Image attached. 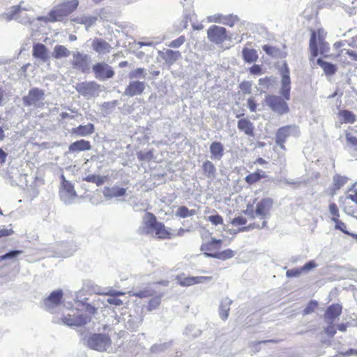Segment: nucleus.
<instances>
[{
	"label": "nucleus",
	"mask_w": 357,
	"mask_h": 357,
	"mask_svg": "<svg viewBox=\"0 0 357 357\" xmlns=\"http://www.w3.org/2000/svg\"><path fill=\"white\" fill-rule=\"evenodd\" d=\"M126 190L123 188H119L117 186L107 187L105 188L103 193L107 198H113L122 197L126 195Z\"/></svg>",
	"instance_id": "25"
},
{
	"label": "nucleus",
	"mask_w": 357,
	"mask_h": 357,
	"mask_svg": "<svg viewBox=\"0 0 357 357\" xmlns=\"http://www.w3.org/2000/svg\"><path fill=\"white\" fill-rule=\"evenodd\" d=\"M13 233V231L11 229L3 228L0 229V237L8 236L11 235Z\"/></svg>",
	"instance_id": "62"
},
{
	"label": "nucleus",
	"mask_w": 357,
	"mask_h": 357,
	"mask_svg": "<svg viewBox=\"0 0 357 357\" xmlns=\"http://www.w3.org/2000/svg\"><path fill=\"white\" fill-rule=\"evenodd\" d=\"M342 356H349L352 355L357 356V349H349L344 352H342L340 354Z\"/></svg>",
	"instance_id": "61"
},
{
	"label": "nucleus",
	"mask_w": 357,
	"mask_h": 357,
	"mask_svg": "<svg viewBox=\"0 0 357 357\" xmlns=\"http://www.w3.org/2000/svg\"><path fill=\"white\" fill-rule=\"evenodd\" d=\"M273 200L270 197H266L261 199L257 204L255 208V211L248 212V210H246V213L250 216L252 219L255 218V215L259 217V218L262 220L261 224L253 223L250 225V227L252 228H257L261 229L266 226V218L269 214V212L273 207Z\"/></svg>",
	"instance_id": "5"
},
{
	"label": "nucleus",
	"mask_w": 357,
	"mask_h": 357,
	"mask_svg": "<svg viewBox=\"0 0 357 357\" xmlns=\"http://www.w3.org/2000/svg\"><path fill=\"white\" fill-rule=\"evenodd\" d=\"M346 54L349 55L353 60L357 61V52H354L351 50H347Z\"/></svg>",
	"instance_id": "64"
},
{
	"label": "nucleus",
	"mask_w": 357,
	"mask_h": 357,
	"mask_svg": "<svg viewBox=\"0 0 357 357\" xmlns=\"http://www.w3.org/2000/svg\"><path fill=\"white\" fill-rule=\"evenodd\" d=\"M329 212L332 215V220L334 221L340 218V213L337 206L335 203L329 204Z\"/></svg>",
	"instance_id": "48"
},
{
	"label": "nucleus",
	"mask_w": 357,
	"mask_h": 357,
	"mask_svg": "<svg viewBox=\"0 0 357 357\" xmlns=\"http://www.w3.org/2000/svg\"><path fill=\"white\" fill-rule=\"evenodd\" d=\"M111 339L109 335L100 333H93L87 340L88 346L98 351H105L111 345Z\"/></svg>",
	"instance_id": "8"
},
{
	"label": "nucleus",
	"mask_w": 357,
	"mask_h": 357,
	"mask_svg": "<svg viewBox=\"0 0 357 357\" xmlns=\"http://www.w3.org/2000/svg\"><path fill=\"white\" fill-rule=\"evenodd\" d=\"M347 181V178L344 176L337 175L334 177V185L339 189L343 186Z\"/></svg>",
	"instance_id": "49"
},
{
	"label": "nucleus",
	"mask_w": 357,
	"mask_h": 357,
	"mask_svg": "<svg viewBox=\"0 0 357 357\" xmlns=\"http://www.w3.org/2000/svg\"><path fill=\"white\" fill-rule=\"evenodd\" d=\"M248 107L252 112L257 111V104L253 97H250L248 99Z\"/></svg>",
	"instance_id": "57"
},
{
	"label": "nucleus",
	"mask_w": 357,
	"mask_h": 357,
	"mask_svg": "<svg viewBox=\"0 0 357 357\" xmlns=\"http://www.w3.org/2000/svg\"><path fill=\"white\" fill-rule=\"evenodd\" d=\"M144 221V230L146 234L155 232V237L159 239H170L172 234L162 222H158L155 215L148 212Z\"/></svg>",
	"instance_id": "4"
},
{
	"label": "nucleus",
	"mask_w": 357,
	"mask_h": 357,
	"mask_svg": "<svg viewBox=\"0 0 357 357\" xmlns=\"http://www.w3.org/2000/svg\"><path fill=\"white\" fill-rule=\"evenodd\" d=\"M224 15L218 13L208 17V21L215 23H223Z\"/></svg>",
	"instance_id": "54"
},
{
	"label": "nucleus",
	"mask_w": 357,
	"mask_h": 357,
	"mask_svg": "<svg viewBox=\"0 0 357 357\" xmlns=\"http://www.w3.org/2000/svg\"><path fill=\"white\" fill-rule=\"evenodd\" d=\"M242 56L248 63H255L258 59V54L255 49L244 47L242 50Z\"/></svg>",
	"instance_id": "28"
},
{
	"label": "nucleus",
	"mask_w": 357,
	"mask_h": 357,
	"mask_svg": "<svg viewBox=\"0 0 357 357\" xmlns=\"http://www.w3.org/2000/svg\"><path fill=\"white\" fill-rule=\"evenodd\" d=\"M222 241L212 238L211 241L203 242L200 246V250L205 256L225 261L232 258L235 252L231 249L221 250Z\"/></svg>",
	"instance_id": "2"
},
{
	"label": "nucleus",
	"mask_w": 357,
	"mask_h": 357,
	"mask_svg": "<svg viewBox=\"0 0 357 357\" xmlns=\"http://www.w3.org/2000/svg\"><path fill=\"white\" fill-rule=\"evenodd\" d=\"M326 32L324 29L319 28L314 31V56L319 54L325 56H327L330 47L328 43L326 41Z\"/></svg>",
	"instance_id": "7"
},
{
	"label": "nucleus",
	"mask_w": 357,
	"mask_h": 357,
	"mask_svg": "<svg viewBox=\"0 0 357 357\" xmlns=\"http://www.w3.org/2000/svg\"><path fill=\"white\" fill-rule=\"evenodd\" d=\"M291 126H287L280 128L276 132V143L282 149L284 148L285 143L288 137L291 134Z\"/></svg>",
	"instance_id": "23"
},
{
	"label": "nucleus",
	"mask_w": 357,
	"mask_h": 357,
	"mask_svg": "<svg viewBox=\"0 0 357 357\" xmlns=\"http://www.w3.org/2000/svg\"><path fill=\"white\" fill-rule=\"evenodd\" d=\"M263 50L270 56H277L280 54V50L278 47L271 46L269 45H264L262 46Z\"/></svg>",
	"instance_id": "43"
},
{
	"label": "nucleus",
	"mask_w": 357,
	"mask_h": 357,
	"mask_svg": "<svg viewBox=\"0 0 357 357\" xmlns=\"http://www.w3.org/2000/svg\"><path fill=\"white\" fill-rule=\"evenodd\" d=\"M61 189L70 197H75L76 192L74 185L68 180L66 179L63 175L61 176Z\"/></svg>",
	"instance_id": "30"
},
{
	"label": "nucleus",
	"mask_w": 357,
	"mask_h": 357,
	"mask_svg": "<svg viewBox=\"0 0 357 357\" xmlns=\"http://www.w3.org/2000/svg\"><path fill=\"white\" fill-rule=\"evenodd\" d=\"M286 100L280 96L275 95H268L266 96L265 101L267 105L275 112L279 114H284L289 112V107Z\"/></svg>",
	"instance_id": "10"
},
{
	"label": "nucleus",
	"mask_w": 357,
	"mask_h": 357,
	"mask_svg": "<svg viewBox=\"0 0 357 357\" xmlns=\"http://www.w3.org/2000/svg\"><path fill=\"white\" fill-rule=\"evenodd\" d=\"M78 6L79 0H70L63 2L51 10L47 16L39 17L38 20L46 23L49 22H54L61 21L74 12L77 8Z\"/></svg>",
	"instance_id": "3"
},
{
	"label": "nucleus",
	"mask_w": 357,
	"mask_h": 357,
	"mask_svg": "<svg viewBox=\"0 0 357 357\" xmlns=\"http://www.w3.org/2000/svg\"><path fill=\"white\" fill-rule=\"evenodd\" d=\"M207 37L210 42L215 45H221L230 39L227 29L223 26L212 25L207 29Z\"/></svg>",
	"instance_id": "9"
},
{
	"label": "nucleus",
	"mask_w": 357,
	"mask_h": 357,
	"mask_svg": "<svg viewBox=\"0 0 357 357\" xmlns=\"http://www.w3.org/2000/svg\"><path fill=\"white\" fill-rule=\"evenodd\" d=\"M92 47L94 51L98 53H109L112 49L111 45L101 38H95L92 42Z\"/></svg>",
	"instance_id": "24"
},
{
	"label": "nucleus",
	"mask_w": 357,
	"mask_h": 357,
	"mask_svg": "<svg viewBox=\"0 0 357 357\" xmlns=\"http://www.w3.org/2000/svg\"><path fill=\"white\" fill-rule=\"evenodd\" d=\"M312 268V261H310L305 266H303L301 268H292V269L288 270L286 273V275L289 278L298 277L303 272H304L305 271H309Z\"/></svg>",
	"instance_id": "33"
},
{
	"label": "nucleus",
	"mask_w": 357,
	"mask_h": 357,
	"mask_svg": "<svg viewBox=\"0 0 357 357\" xmlns=\"http://www.w3.org/2000/svg\"><path fill=\"white\" fill-rule=\"evenodd\" d=\"M95 131V127L93 123H88L86 125H80L71 130V133L77 136L85 137L93 134Z\"/></svg>",
	"instance_id": "21"
},
{
	"label": "nucleus",
	"mask_w": 357,
	"mask_h": 357,
	"mask_svg": "<svg viewBox=\"0 0 357 357\" xmlns=\"http://www.w3.org/2000/svg\"><path fill=\"white\" fill-rule=\"evenodd\" d=\"M96 312L94 306L79 302L76 308L71 309L70 313L63 316L62 321L69 326H82L89 323Z\"/></svg>",
	"instance_id": "1"
},
{
	"label": "nucleus",
	"mask_w": 357,
	"mask_h": 357,
	"mask_svg": "<svg viewBox=\"0 0 357 357\" xmlns=\"http://www.w3.org/2000/svg\"><path fill=\"white\" fill-rule=\"evenodd\" d=\"M70 55L69 50L62 45H57L54 47L52 56L56 59L68 57Z\"/></svg>",
	"instance_id": "32"
},
{
	"label": "nucleus",
	"mask_w": 357,
	"mask_h": 357,
	"mask_svg": "<svg viewBox=\"0 0 357 357\" xmlns=\"http://www.w3.org/2000/svg\"><path fill=\"white\" fill-rule=\"evenodd\" d=\"M335 223V229H339L341 231H342L344 234H347L349 236H356V235H354V234H351L349 233L347 230V226L346 225L342 222L341 220H340V219H337L333 221Z\"/></svg>",
	"instance_id": "46"
},
{
	"label": "nucleus",
	"mask_w": 357,
	"mask_h": 357,
	"mask_svg": "<svg viewBox=\"0 0 357 357\" xmlns=\"http://www.w3.org/2000/svg\"><path fill=\"white\" fill-rule=\"evenodd\" d=\"M238 21L239 18L237 15L230 14L228 15H224L222 24L229 26H233Z\"/></svg>",
	"instance_id": "44"
},
{
	"label": "nucleus",
	"mask_w": 357,
	"mask_h": 357,
	"mask_svg": "<svg viewBox=\"0 0 357 357\" xmlns=\"http://www.w3.org/2000/svg\"><path fill=\"white\" fill-rule=\"evenodd\" d=\"M208 220L211 222L212 225L215 226L218 225H222L224 222L222 217L219 214L210 215L208 218Z\"/></svg>",
	"instance_id": "51"
},
{
	"label": "nucleus",
	"mask_w": 357,
	"mask_h": 357,
	"mask_svg": "<svg viewBox=\"0 0 357 357\" xmlns=\"http://www.w3.org/2000/svg\"><path fill=\"white\" fill-rule=\"evenodd\" d=\"M84 181L95 183L98 186H100L105 182V177L97 174H89L84 178Z\"/></svg>",
	"instance_id": "39"
},
{
	"label": "nucleus",
	"mask_w": 357,
	"mask_h": 357,
	"mask_svg": "<svg viewBox=\"0 0 357 357\" xmlns=\"http://www.w3.org/2000/svg\"><path fill=\"white\" fill-rule=\"evenodd\" d=\"M238 129L248 137H254L255 128L248 118L240 119L237 122Z\"/></svg>",
	"instance_id": "19"
},
{
	"label": "nucleus",
	"mask_w": 357,
	"mask_h": 357,
	"mask_svg": "<svg viewBox=\"0 0 357 357\" xmlns=\"http://www.w3.org/2000/svg\"><path fill=\"white\" fill-rule=\"evenodd\" d=\"M146 75V70L143 68H138L129 73L130 79L144 77Z\"/></svg>",
	"instance_id": "47"
},
{
	"label": "nucleus",
	"mask_w": 357,
	"mask_h": 357,
	"mask_svg": "<svg viewBox=\"0 0 357 357\" xmlns=\"http://www.w3.org/2000/svg\"><path fill=\"white\" fill-rule=\"evenodd\" d=\"M317 63L322 68L324 73L328 75H332L336 72L335 66L331 63L326 62L321 59H318Z\"/></svg>",
	"instance_id": "37"
},
{
	"label": "nucleus",
	"mask_w": 357,
	"mask_h": 357,
	"mask_svg": "<svg viewBox=\"0 0 357 357\" xmlns=\"http://www.w3.org/2000/svg\"><path fill=\"white\" fill-rule=\"evenodd\" d=\"M22 252L20 250H15V251H10L6 255H3L2 256H0V260H4L8 258L15 257L19 254H20Z\"/></svg>",
	"instance_id": "58"
},
{
	"label": "nucleus",
	"mask_w": 357,
	"mask_h": 357,
	"mask_svg": "<svg viewBox=\"0 0 357 357\" xmlns=\"http://www.w3.org/2000/svg\"><path fill=\"white\" fill-rule=\"evenodd\" d=\"M248 70L253 75H261L264 73L261 66L259 64H254L248 68Z\"/></svg>",
	"instance_id": "50"
},
{
	"label": "nucleus",
	"mask_w": 357,
	"mask_h": 357,
	"mask_svg": "<svg viewBox=\"0 0 357 357\" xmlns=\"http://www.w3.org/2000/svg\"><path fill=\"white\" fill-rule=\"evenodd\" d=\"M347 197L352 202L357 204V190H354L352 193L349 194Z\"/></svg>",
	"instance_id": "63"
},
{
	"label": "nucleus",
	"mask_w": 357,
	"mask_h": 357,
	"mask_svg": "<svg viewBox=\"0 0 357 357\" xmlns=\"http://www.w3.org/2000/svg\"><path fill=\"white\" fill-rule=\"evenodd\" d=\"M162 295L153 296L148 302L146 310L149 312L157 309L161 303Z\"/></svg>",
	"instance_id": "38"
},
{
	"label": "nucleus",
	"mask_w": 357,
	"mask_h": 357,
	"mask_svg": "<svg viewBox=\"0 0 357 357\" xmlns=\"http://www.w3.org/2000/svg\"><path fill=\"white\" fill-rule=\"evenodd\" d=\"M98 85L95 82H82L77 83L75 86V90L84 96L91 95L98 88Z\"/></svg>",
	"instance_id": "17"
},
{
	"label": "nucleus",
	"mask_w": 357,
	"mask_h": 357,
	"mask_svg": "<svg viewBox=\"0 0 357 357\" xmlns=\"http://www.w3.org/2000/svg\"><path fill=\"white\" fill-rule=\"evenodd\" d=\"M63 294L61 289L53 291L50 294L44 299L43 303L45 307L48 311H52L62 303Z\"/></svg>",
	"instance_id": "14"
},
{
	"label": "nucleus",
	"mask_w": 357,
	"mask_h": 357,
	"mask_svg": "<svg viewBox=\"0 0 357 357\" xmlns=\"http://www.w3.org/2000/svg\"><path fill=\"white\" fill-rule=\"evenodd\" d=\"M280 71L282 75L280 93L286 100H289L291 91L290 71L286 63L283 64Z\"/></svg>",
	"instance_id": "12"
},
{
	"label": "nucleus",
	"mask_w": 357,
	"mask_h": 357,
	"mask_svg": "<svg viewBox=\"0 0 357 357\" xmlns=\"http://www.w3.org/2000/svg\"><path fill=\"white\" fill-rule=\"evenodd\" d=\"M202 171L204 176L207 178H213L216 174V168L213 163L210 160H206L203 162Z\"/></svg>",
	"instance_id": "31"
},
{
	"label": "nucleus",
	"mask_w": 357,
	"mask_h": 357,
	"mask_svg": "<svg viewBox=\"0 0 357 357\" xmlns=\"http://www.w3.org/2000/svg\"><path fill=\"white\" fill-rule=\"evenodd\" d=\"M136 297L142 298H147L152 296V294H151L150 291L149 290H144V291H139L134 294Z\"/></svg>",
	"instance_id": "60"
},
{
	"label": "nucleus",
	"mask_w": 357,
	"mask_h": 357,
	"mask_svg": "<svg viewBox=\"0 0 357 357\" xmlns=\"http://www.w3.org/2000/svg\"><path fill=\"white\" fill-rule=\"evenodd\" d=\"M274 82V79L271 77H265L259 79V86L261 91L268 90Z\"/></svg>",
	"instance_id": "42"
},
{
	"label": "nucleus",
	"mask_w": 357,
	"mask_h": 357,
	"mask_svg": "<svg viewBox=\"0 0 357 357\" xmlns=\"http://www.w3.org/2000/svg\"><path fill=\"white\" fill-rule=\"evenodd\" d=\"M346 139L349 144L357 148V137L350 133L346 135Z\"/></svg>",
	"instance_id": "59"
},
{
	"label": "nucleus",
	"mask_w": 357,
	"mask_h": 357,
	"mask_svg": "<svg viewBox=\"0 0 357 357\" xmlns=\"http://www.w3.org/2000/svg\"><path fill=\"white\" fill-rule=\"evenodd\" d=\"M210 152L211 157L220 160L224 155V146L220 142H213L210 145Z\"/></svg>",
	"instance_id": "27"
},
{
	"label": "nucleus",
	"mask_w": 357,
	"mask_h": 357,
	"mask_svg": "<svg viewBox=\"0 0 357 357\" xmlns=\"http://www.w3.org/2000/svg\"><path fill=\"white\" fill-rule=\"evenodd\" d=\"M45 94L44 90L34 87L31 89L27 95L23 96L22 101L26 107H33L34 108H43L45 105Z\"/></svg>",
	"instance_id": "6"
},
{
	"label": "nucleus",
	"mask_w": 357,
	"mask_h": 357,
	"mask_svg": "<svg viewBox=\"0 0 357 357\" xmlns=\"http://www.w3.org/2000/svg\"><path fill=\"white\" fill-rule=\"evenodd\" d=\"M181 56V54L179 51H174L172 50H166L165 52L164 59L165 60L172 64L175 61H176Z\"/></svg>",
	"instance_id": "35"
},
{
	"label": "nucleus",
	"mask_w": 357,
	"mask_h": 357,
	"mask_svg": "<svg viewBox=\"0 0 357 357\" xmlns=\"http://www.w3.org/2000/svg\"><path fill=\"white\" fill-rule=\"evenodd\" d=\"M246 218L243 216L236 217L231 220V224L234 226L244 225L246 224Z\"/></svg>",
	"instance_id": "56"
},
{
	"label": "nucleus",
	"mask_w": 357,
	"mask_h": 357,
	"mask_svg": "<svg viewBox=\"0 0 357 357\" xmlns=\"http://www.w3.org/2000/svg\"><path fill=\"white\" fill-rule=\"evenodd\" d=\"M145 83L140 81H132L126 87L124 95L128 97H133L142 94L145 90Z\"/></svg>",
	"instance_id": "16"
},
{
	"label": "nucleus",
	"mask_w": 357,
	"mask_h": 357,
	"mask_svg": "<svg viewBox=\"0 0 357 357\" xmlns=\"http://www.w3.org/2000/svg\"><path fill=\"white\" fill-rule=\"evenodd\" d=\"M137 158L139 161L151 160L153 158V153L152 151L146 152L139 151L137 153Z\"/></svg>",
	"instance_id": "45"
},
{
	"label": "nucleus",
	"mask_w": 357,
	"mask_h": 357,
	"mask_svg": "<svg viewBox=\"0 0 357 357\" xmlns=\"http://www.w3.org/2000/svg\"><path fill=\"white\" fill-rule=\"evenodd\" d=\"M185 41V37L184 36H181L178 38L172 40L169 44V47L173 48H178L181 46Z\"/></svg>",
	"instance_id": "52"
},
{
	"label": "nucleus",
	"mask_w": 357,
	"mask_h": 357,
	"mask_svg": "<svg viewBox=\"0 0 357 357\" xmlns=\"http://www.w3.org/2000/svg\"><path fill=\"white\" fill-rule=\"evenodd\" d=\"M212 279L211 276H188L178 277V282L182 287H189L197 284L204 283Z\"/></svg>",
	"instance_id": "15"
},
{
	"label": "nucleus",
	"mask_w": 357,
	"mask_h": 357,
	"mask_svg": "<svg viewBox=\"0 0 357 357\" xmlns=\"http://www.w3.org/2000/svg\"><path fill=\"white\" fill-rule=\"evenodd\" d=\"M239 88L244 94H250L251 93L252 84L248 81H243L239 84Z\"/></svg>",
	"instance_id": "53"
},
{
	"label": "nucleus",
	"mask_w": 357,
	"mask_h": 357,
	"mask_svg": "<svg viewBox=\"0 0 357 357\" xmlns=\"http://www.w3.org/2000/svg\"><path fill=\"white\" fill-rule=\"evenodd\" d=\"M32 54L34 58L46 61L48 59V50L42 43H36L33 45Z\"/></svg>",
	"instance_id": "22"
},
{
	"label": "nucleus",
	"mask_w": 357,
	"mask_h": 357,
	"mask_svg": "<svg viewBox=\"0 0 357 357\" xmlns=\"http://www.w3.org/2000/svg\"><path fill=\"white\" fill-rule=\"evenodd\" d=\"M330 324L327 326L325 329V332L329 337H333L336 333V327L333 322H329Z\"/></svg>",
	"instance_id": "55"
},
{
	"label": "nucleus",
	"mask_w": 357,
	"mask_h": 357,
	"mask_svg": "<svg viewBox=\"0 0 357 357\" xmlns=\"http://www.w3.org/2000/svg\"><path fill=\"white\" fill-rule=\"evenodd\" d=\"M338 116L344 123H354L356 120V115L347 109L340 110Z\"/></svg>",
	"instance_id": "34"
},
{
	"label": "nucleus",
	"mask_w": 357,
	"mask_h": 357,
	"mask_svg": "<svg viewBox=\"0 0 357 357\" xmlns=\"http://www.w3.org/2000/svg\"><path fill=\"white\" fill-rule=\"evenodd\" d=\"M342 312V306L339 303H333L327 307L324 313V319L328 322H333L340 316Z\"/></svg>",
	"instance_id": "18"
},
{
	"label": "nucleus",
	"mask_w": 357,
	"mask_h": 357,
	"mask_svg": "<svg viewBox=\"0 0 357 357\" xmlns=\"http://www.w3.org/2000/svg\"><path fill=\"white\" fill-rule=\"evenodd\" d=\"M267 178V175L265 172L261 169H257L255 172L248 174L245 178V182L249 185H253L262 178Z\"/></svg>",
	"instance_id": "26"
},
{
	"label": "nucleus",
	"mask_w": 357,
	"mask_h": 357,
	"mask_svg": "<svg viewBox=\"0 0 357 357\" xmlns=\"http://www.w3.org/2000/svg\"><path fill=\"white\" fill-rule=\"evenodd\" d=\"M70 64L74 69L80 70L83 73H87L89 71V56L79 52H75L73 54V59Z\"/></svg>",
	"instance_id": "11"
},
{
	"label": "nucleus",
	"mask_w": 357,
	"mask_h": 357,
	"mask_svg": "<svg viewBox=\"0 0 357 357\" xmlns=\"http://www.w3.org/2000/svg\"><path fill=\"white\" fill-rule=\"evenodd\" d=\"M92 146L88 140L82 139L77 140L69 145L68 150L70 153H78L91 150Z\"/></svg>",
	"instance_id": "20"
},
{
	"label": "nucleus",
	"mask_w": 357,
	"mask_h": 357,
	"mask_svg": "<svg viewBox=\"0 0 357 357\" xmlns=\"http://www.w3.org/2000/svg\"><path fill=\"white\" fill-rule=\"evenodd\" d=\"M95 77L99 79H107L114 75L112 68L105 62H98L92 67Z\"/></svg>",
	"instance_id": "13"
},
{
	"label": "nucleus",
	"mask_w": 357,
	"mask_h": 357,
	"mask_svg": "<svg viewBox=\"0 0 357 357\" xmlns=\"http://www.w3.org/2000/svg\"><path fill=\"white\" fill-rule=\"evenodd\" d=\"M195 213L196 212L195 210H189L186 206H181L178 208L176 212V215L181 218H185L192 216L195 215Z\"/></svg>",
	"instance_id": "40"
},
{
	"label": "nucleus",
	"mask_w": 357,
	"mask_h": 357,
	"mask_svg": "<svg viewBox=\"0 0 357 357\" xmlns=\"http://www.w3.org/2000/svg\"><path fill=\"white\" fill-rule=\"evenodd\" d=\"M22 10H26V8H22L21 5L13 6L10 8V10L3 15V18L7 21L12 20L15 16H17Z\"/></svg>",
	"instance_id": "36"
},
{
	"label": "nucleus",
	"mask_w": 357,
	"mask_h": 357,
	"mask_svg": "<svg viewBox=\"0 0 357 357\" xmlns=\"http://www.w3.org/2000/svg\"><path fill=\"white\" fill-rule=\"evenodd\" d=\"M342 208L347 214H353L356 211V207L353 206V202L347 196L342 200Z\"/></svg>",
	"instance_id": "41"
},
{
	"label": "nucleus",
	"mask_w": 357,
	"mask_h": 357,
	"mask_svg": "<svg viewBox=\"0 0 357 357\" xmlns=\"http://www.w3.org/2000/svg\"><path fill=\"white\" fill-rule=\"evenodd\" d=\"M105 295L109 296V297L107 299V302L115 306H120L123 304V302L119 299L118 297L119 296L125 295L124 292L119 291H109L105 293Z\"/></svg>",
	"instance_id": "29"
}]
</instances>
